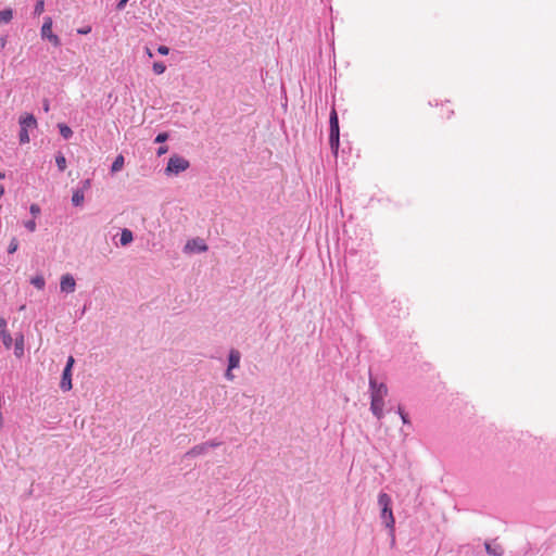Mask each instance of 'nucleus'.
Instances as JSON below:
<instances>
[{
  "label": "nucleus",
  "instance_id": "obj_1",
  "mask_svg": "<svg viewBox=\"0 0 556 556\" xmlns=\"http://www.w3.org/2000/svg\"><path fill=\"white\" fill-rule=\"evenodd\" d=\"M369 392H370V412L377 419L384 417V399L388 395V387L383 382L378 380L370 374L369 375Z\"/></svg>",
  "mask_w": 556,
  "mask_h": 556
},
{
  "label": "nucleus",
  "instance_id": "obj_2",
  "mask_svg": "<svg viewBox=\"0 0 556 556\" xmlns=\"http://www.w3.org/2000/svg\"><path fill=\"white\" fill-rule=\"evenodd\" d=\"M378 505L380 507V518L386 528L389 529L393 544L395 542V518L392 511L391 496L388 493L380 492L378 495Z\"/></svg>",
  "mask_w": 556,
  "mask_h": 556
},
{
  "label": "nucleus",
  "instance_id": "obj_3",
  "mask_svg": "<svg viewBox=\"0 0 556 556\" xmlns=\"http://www.w3.org/2000/svg\"><path fill=\"white\" fill-rule=\"evenodd\" d=\"M18 124L21 128L18 134L20 143H28L30 141L28 131L37 128V119L33 114L26 113L20 116Z\"/></svg>",
  "mask_w": 556,
  "mask_h": 556
},
{
  "label": "nucleus",
  "instance_id": "obj_4",
  "mask_svg": "<svg viewBox=\"0 0 556 556\" xmlns=\"http://www.w3.org/2000/svg\"><path fill=\"white\" fill-rule=\"evenodd\" d=\"M330 124V134H329V144L331 151L334 155L338 154L339 144H340V127H339V118L334 108H332L329 116Z\"/></svg>",
  "mask_w": 556,
  "mask_h": 556
},
{
  "label": "nucleus",
  "instance_id": "obj_5",
  "mask_svg": "<svg viewBox=\"0 0 556 556\" xmlns=\"http://www.w3.org/2000/svg\"><path fill=\"white\" fill-rule=\"evenodd\" d=\"M190 167V162L178 154H173L165 167V175L177 176Z\"/></svg>",
  "mask_w": 556,
  "mask_h": 556
},
{
  "label": "nucleus",
  "instance_id": "obj_6",
  "mask_svg": "<svg viewBox=\"0 0 556 556\" xmlns=\"http://www.w3.org/2000/svg\"><path fill=\"white\" fill-rule=\"evenodd\" d=\"M74 364H75L74 357L73 356H68L66 365H65V367L63 369L62 378H61V382H60V388L64 392H67L70 390H72V388H73V384H72V369H73Z\"/></svg>",
  "mask_w": 556,
  "mask_h": 556
},
{
  "label": "nucleus",
  "instance_id": "obj_7",
  "mask_svg": "<svg viewBox=\"0 0 556 556\" xmlns=\"http://www.w3.org/2000/svg\"><path fill=\"white\" fill-rule=\"evenodd\" d=\"M41 37L43 39H48L54 47L61 46L59 36L52 33V18L50 16L45 17V22L41 27Z\"/></svg>",
  "mask_w": 556,
  "mask_h": 556
},
{
  "label": "nucleus",
  "instance_id": "obj_8",
  "mask_svg": "<svg viewBox=\"0 0 556 556\" xmlns=\"http://www.w3.org/2000/svg\"><path fill=\"white\" fill-rule=\"evenodd\" d=\"M185 252L186 253H192V252H205L207 250V245L204 243V241L200 238L191 239L189 240L185 245Z\"/></svg>",
  "mask_w": 556,
  "mask_h": 556
},
{
  "label": "nucleus",
  "instance_id": "obj_9",
  "mask_svg": "<svg viewBox=\"0 0 556 556\" xmlns=\"http://www.w3.org/2000/svg\"><path fill=\"white\" fill-rule=\"evenodd\" d=\"M76 288V281L71 274H65L61 277L60 289L65 293H73Z\"/></svg>",
  "mask_w": 556,
  "mask_h": 556
},
{
  "label": "nucleus",
  "instance_id": "obj_10",
  "mask_svg": "<svg viewBox=\"0 0 556 556\" xmlns=\"http://www.w3.org/2000/svg\"><path fill=\"white\" fill-rule=\"evenodd\" d=\"M0 339L5 349H10L12 346L13 339L7 330V320L3 317H0Z\"/></svg>",
  "mask_w": 556,
  "mask_h": 556
},
{
  "label": "nucleus",
  "instance_id": "obj_11",
  "mask_svg": "<svg viewBox=\"0 0 556 556\" xmlns=\"http://www.w3.org/2000/svg\"><path fill=\"white\" fill-rule=\"evenodd\" d=\"M485 552L491 556H503L504 548L496 540L484 542Z\"/></svg>",
  "mask_w": 556,
  "mask_h": 556
},
{
  "label": "nucleus",
  "instance_id": "obj_12",
  "mask_svg": "<svg viewBox=\"0 0 556 556\" xmlns=\"http://www.w3.org/2000/svg\"><path fill=\"white\" fill-rule=\"evenodd\" d=\"M240 361H241V353L236 350V349H231L229 351V355H228V368L229 369H236L240 366Z\"/></svg>",
  "mask_w": 556,
  "mask_h": 556
},
{
  "label": "nucleus",
  "instance_id": "obj_13",
  "mask_svg": "<svg viewBox=\"0 0 556 556\" xmlns=\"http://www.w3.org/2000/svg\"><path fill=\"white\" fill-rule=\"evenodd\" d=\"M208 452V448L206 446V443H201L198 445H194L192 448H190L186 454L185 457H197L203 454H206Z\"/></svg>",
  "mask_w": 556,
  "mask_h": 556
},
{
  "label": "nucleus",
  "instance_id": "obj_14",
  "mask_svg": "<svg viewBox=\"0 0 556 556\" xmlns=\"http://www.w3.org/2000/svg\"><path fill=\"white\" fill-rule=\"evenodd\" d=\"M14 354L16 357H22L24 355V336L22 333L15 338Z\"/></svg>",
  "mask_w": 556,
  "mask_h": 556
},
{
  "label": "nucleus",
  "instance_id": "obj_15",
  "mask_svg": "<svg viewBox=\"0 0 556 556\" xmlns=\"http://www.w3.org/2000/svg\"><path fill=\"white\" fill-rule=\"evenodd\" d=\"M132 240H134V235H132L131 230L124 228L121 232V238H119L121 245L126 247L129 243H131Z\"/></svg>",
  "mask_w": 556,
  "mask_h": 556
},
{
  "label": "nucleus",
  "instance_id": "obj_16",
  "mask_svg": "<svg viewBox=\"0 0 556 556\" xmlns=\"http://www.w3.org/2000/svg\"><path fill=\"white\" fill-rule=\"evenodd\" d=\"M125 164V159L122 154L117 155L111 166V173L115 174L123 169Z\"/></svg>",
  "mask_w": 556,
  "mask_h": 556
},
{
  "label": "nucleus",
  "instance_id": "obj_17",
  "mask_svg": "<svg viewBox=\"0 0 556 556\" xmlns=\"http://www.w3.org/2000/svg\"><path fill=\"white\" fill-rule=\"evenodd\" d=\"M55 163L60 172H64L66 168V159L63 153L59 152L55 155Z\"/></svg>",
  "mask_w": 556,
  "mask_h": 556
},
{
  "label": "nucleus",
  "instance_id": "obj_18",
  "mask_svg": "<svg viewBox=\"0 0 556 556\" xmlns=\"http://www.w3.org/2000/svg\"><path fill=\"white\" fill-rule=\"evenodd\" d=\"M30 283L39 290H42L46 286L45 278L41 275L33 277Z\"/></svg>",
  "mask_w": 556,
  "mask_h": 556
},
{
  "label": "nucleus",
  "instance_id": "obj_19",
  "mask_svg": "<svg viewBox=\"0 0 556 556\" xmlns=\"http://www.w3.org/2000/svg\"><path fill=\"white\" fill-rule=\"evenodd\" d=\"M13 18V11L4 9L0 11V23H9Z\"/></svg>",
  "mask_w": 556,
  "mask_h": 556
},
{
  "label": "nucleus",
  "instance_id": "obj_20",
  "mask_svg": "<svg viewBox=\"0 0 556 556\" xmlns=\"http://www.w3.org/2000/svg\"><path fill=\"white\" fill-rule=\"evenodd\" d=\"M84 192L80 191V190H76L73 195H72V203L75 205V206H79L81 205V203L84 202Z\"/></svg>",
  "mask_w": 556,
  "mask_h": 556
},
{
  "label": "nucleus",
  "instance_id": "obj_21",
  "mask_svg": "<svg viewBox=\"0 0 556 556\" xmlns=\"http://www.w3.org/2000/svg\"><path fill=\"white\" fill-rule=\"evenodd\" d=\"M59 130L64 139H70L73 136V130L65 124H59Z\"/></svg>",
  "mask_w": 556,
  "mask_h": 556
},
{
  "label": "nucleus",
  "instance_id": "obj_22",
  "mask_svg": "<svg viewBox=\"0 0 556 556\" xmlns=\"http://www.w3.org/2000/svg\"><path fill=\"white\" fill-rule=\"evenodd\" d=\"M397 414L400 415L403 425H410L409 416L408 414L403 409L402 406L397 407Z\"/></svg>",
  "mask_w": 556,
  "mask_h": 556
},
{
  "label": "nucleus",
  "instance_id": "obj_23",
  "mask_svg": "<svg viewBox=\"0 0 556 556\" xmlns=\"http://www.w3.org/2000/svg\"><path fill=\"white\" fill-rule=\"evenodd\" d=\"M152 68L156 75H161L166 71V66L163 62H154Z\"/></svg>",
  "mask_w": 556,
  "mask_h": 556
},
{
  "label": "nucleus",
  "instance_id": "obj_24",
  "mask_svg": "<svg viewBox=\"0 0 556 556\" xmlns=\"http://www.w3.org/2000/svg\"><path fill=\"white\" fill-rule=\"evenodd\" d=\"M45 10V0H37L34 8V15L39 16Z\"/></svg>",
  "mask_w": 556,
  "mask_h": 556
},
{
  "label": "nucleus",
  "instance_id": "obj_25",
  "mask_svg": "<svg viewBox=\"0 0 556 556\" xmlns=\"http://www.w3.org/2000/svg\"><path fill=\"white\" fill-rule=\"evenodd\" d=\"M17 249H18V241L16 238H13L9 243L8 253L13 254L17 251Z\"/></svg>",
  "mask_w": 556,
  "mask_h": 556
},
{
  "label": "nucleus",
  "instance_id": "obj_26",
  "mask_svg": "<svg viewBox=\"0 0 556 556\" xmlns=\"http://www.w3.org/2000/svg\"><path fill=\"white\" fill-rule=\"evenodd\" d=\"M167 139H168V134H167V132H160V134L155 137L154 142H156V143H163V142H165Z\"/></svg>",
  "mask_w": 556,
  "mask_h": 556
},
{
  "label": "nucleus",
  "instance_id": "obj_27",
  "mask_svg": "<svg viewBox=\"0 0 556 556\" xmlns=\"http://www.w3.org/2000/svg\"><path fill=\"white\" fill-rule=\"evenodd\" d=\"M24 226L27 230L31 232L36 230V222L34 219L25 222Z\"/></svg>",
  "mask_w": 556,
  "mask_h": 556
},
{
  "label": "nucleus",
  "instance_id": "obj_28",
  "mask_svg": "<svg viewBox=\"0 0 556 556\" xmlns=\"http://www.w3.org/2000/svg\"><path fill=\"white\" fill-rule=\"evenodd\" d=\"M205 443H206V446H207L208 450L210 448H215V447H218V446L222 445V442L218 441V440H211V441H206Z\"/></svg>",
  "mask_w": 556,
  "mask_h": 556
},
{
  "label": "nucleus",
  "instance_id": "obj_29",
  "mask_svg": "<svg viewBox=\"0 0 556 556\" xmlns=\"http://www.w3.org/2000/svg\"><path fill=\"white\" fill-rule=\"evenodd\" d=\"M168 151V147L167 146H161L157 150H156V155L157 156H162L164 155L165 153H167Z\"/></svg>",
  "mask_w": 556,
  "mask_h": 556
},
{
  "label": "nucleus",
  "instance_id": "obj_30",
  "mask_svg": "<svg viewBox=\"0 0 556 556\" xmlns=\"http://www.w3.org/2000/svg\"><path fill=\"white\" fill-rule=\"evenodd\" d=\"M157 52L162 55H167L169 53V48L166 46H160L157 48Z\"/></svg>",
  "mask_w": 556,
  "mask_h": 556
},
{
  "label": "nucleus",
  "instance_id": "obj_31",
  "mask_svg": "<svg viewBox=\"0 0 556 556\" xmlns=\"http://www.w3.org/2000/svg\"><path fill=\"white\" fill-rule=\"evenodd\" d=\"M232 370L233 369H229L227 367L226 369V372H225V378L228 380V381H232L235 379V375L232 374Z\"/></svg>",
  "mask_w": 556,
  "mask_h": 556
},
{
  "label": "nucleus",
  "instance_id": "obj_32",
  "mask_svg": "<svg viewBox=\"0 0 556 556\" xmlns=\"http://www.w3.org/2000/svg\"><path fill=\"white\" fill-rule=\"evenodd\" d=\"M29 211L33 215H37L40 213V207L37 204H31Z\"/></svg>",
  "mask_w": 556,
  "mask_h": 556
},
{
  "label": "nucleus",
  "instance_id": "obj_33",
  "mask_svg": "<svg viewBox=\"0 0 556 556\" xmlns=\"http://www.w3.org/2000/svg\"><path fill=\"white\" fill-rule=\"evenodd\" d=\"M128 0H119L116 4L117 10H123L125 5L127 4Z\"/></svg>",
  "mask_w": 556,
  "mask_h": 556
},
{
  "label": "nucleus",
  "instance_id": "obj_34",
  "mask_svg": "<svg viewBox=\"0 0 556 556\" xmlns=\"http://www.w3.org/2000/svg\"><path fill=\"white\" fill-rule=\"evenodd\" d=\"M90 30H91L90 27H85V28H79L77 30V33L80 34V35H86V34L90 33Z\"/></svg>",
  "mask_w": 556,
  "mask_h": 556
},
{
  "label": "nucleus",
  "instance_id": "obj_35",
  "mask_svg": "<svg viewBox=\"0 0 556 556\" xmlns=\"http://www.w3.org/2000/svg\"><path fill=\"white\" fill-rule=\"evenodd\" d=\"M146 52L149 58H153V53L151 52V50L149 48L146 49Z\"/></svg>",
  "mask_w": 556,
  "mask_h": 556
},
{
  "label": "nucleus",
  "instance_id": "obj_36",
  "mask_svg": "<svg viewBox=\"0 0 556 556\" xmlns=\"http://www.w3.org/2000/svg\"><path fill=\"white\" fill-rule=\"evenodd\" d=\"M0 41H1V46H2V47H4V46H5V42H7L5 37H1V38H0Z\"/></svg>",
  "mask_w": 556,
  "mask_h": 556
},
{
  "label": "nucleus",
  "instance_id": "obj_37",
  "mask_svg": "<svg viewBox=\"0 0 556 556\" xmlns=\"http://www.w3.org/2000/svg\"><path fill=\"white\" fill-rule=\"evenodd\" d=\"M43 109H45V111H46V112H48V111H49V103H48V101H46V102H45V104H43Z\"/></svg>",
  "mask_w": 556,
  "mask_h": 556
},
{
  "label": "nucleus",
  "instance_id": "obj_38",
  "mask_svg": "<svg viewBox=\"0 0 556 556\" xmlns=\"http://www.w3.org/2000/svg\"><path fill=\"white\" fill-rule=\"evenodd\" d=\"M4 194V187L0 185V198Z\"/></svg>",
  "mask_w": 556,
  "mask_h": 556
},
{
  "label": "nucleus",
  "instance_id": "obj_39",
  "mask_svg": "<svg viewBox=\"0 0 556 556\" xmlns=\"http://www.w3.org/2000/svg\"><path fill=\"white\" fill-rule=\"evenodd\" d=\"M5 177V174L0 172V179H3Z\"/></svg>",
  "mask_w": 556,
  "mask_h": 556
},
{
  "label": "nucleus",
  "instance_id": "obj_40",
  "mask_svg": "<svg viewBox=\"0 0 556 556\" xmlns=\"http://www.w3.org/2000/svg\"><path fill=\"white\" fill-rule=\"evenodd\" d=\"M401 433H403L405 437L407 435V433L404 432V429H401Z\"/></svg>",
  "mask_w": 556,
  "mask_h": 556
}]
</instances>
